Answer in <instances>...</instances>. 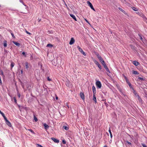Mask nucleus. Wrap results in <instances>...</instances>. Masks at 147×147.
Listing matches in <instances>:
<instances>
[{
	"label": "nucleus",
	"instance_id": "obj_53",
	"mask_svg": "<svg viewBox=\"0 0 147 147\" xmlns=\"http://www.w3.org/2000/svg\"><path fill=\"white\" fill-rule=\"evenodd\" d=\"M125 79H127V78L126 77V76H125Z\"/></svg>",
	"mask_w": 147,
	"mask_h": 147
},
{
	"label": "nucleus",
	"instance_id": "obj_23",
	"mask_svg": "<svg viewBox=\"0 0 147 147\" xmlns=\"http://www.w3.org/2000/svg\"><path fill=\"white\" fill-rule=\"evenodd\" d=\"M118 9L120 10L122 12H123V13L125 14V11L122 9L120 7H119Z\"/></svg>",
	"mask_w": 147,
	"mask_h": 147
},
{
	"label": "nucleus",
	"instance_id": "obj_4",
	"mask_svg": "<svg viewBox=\"0 0 147 147\" xmlns=\"http://www.w3.org/2000/svg\"><path fill=\"white\" fill-rule=\"evenodd\" d=\"M94 63L97 65V66H98V67L99 68V69L101 70L102 69V67H101V66L100 64L97 61H94Z\"/></svg>",
	"mask_w": 147,
	"mask_h": 147
},
{
	"label": "nucleus",
	"instance_id": "obj_27",
	"mask_svg": "<svg viewBox=\"0 0 147 147\" xmlns=\"http://www.w3.org/2000/svg\"><path fill=\"white\" fill-rule=\"evenodd\" d=\"M132 9L134 11H138V9L134 7H132Z\"/></svg>",
	"mask_w": 147,
	"mask_h": 147
},
{
	"label": "nucleus",
	"instance_id": "obj_20",
	"mask_svg": "<svg viewBox=\"0 0 147 147\" xmlns=\"http://www.w3.org/2000/svg\"><path fill=\"white\" fill-rule=\"evenodd\" d=\"M2 115V116L4 118V119L5 120V122L6 121H7V120H8L7 118H6V117H5L4 114L3 113V114Z\"/></svg>",
	"mask_w": 147,
	"mask_h": 147
},
{
	"label": "nucleus",
	"instance_id": "obj_35",
	"mask_svg": "<svg viewBox=\"0 0 147 147\" xmlns=\"http://www.w3.org/2000/svg\"><path fill=\"white\" fill-rule=\"evenodd\" d=\"M34 119L35 121L36 122L38 121L37 118L35 116H34Z\"/></svg>",
	"mask_w": 147,
	"mask_h": 147
},
{
	"label": "nucleus",
	"instance_id": "obj_14",
	"mask_svg": "<svg viewBox=\"0 0 147 147\" xmlns=\"http://www.w3.org/2000/svg\"><path fill=\"white\" fill-rule=\"evenodd\" d=\"M70 15L75 20L77 21L76 18L74 15L72 14H70Z\"/></svg>",
	"mask_w": 147,
	"mask_h": 147
},
{
	"label": "nucleus",
	"instance_id": "obj_3",
	"mask_svg": "<svg viewBox=\"0 0 147 147\" xmlns=\"http://www.w3.org/2000/svg\"><path fill=\"white\" fill-rule=\"evenodd\" d=\"M87 3L88 4V5L89 6L90 8L92 9L94 11H95L94 8L93 7V6L91 3L89 1H87Z\"/></svg>",
	"mask_w": 147,
	"mask_h": 147
},
{
	"label": "nucleus",
	"instance_id": "obj_7",
	"mask_svg": "<svg viewBox=\"0 0 147 147\" xmlns=\"http://www.w3.org/2000/svg\"><path fill=\"white\" fill-rule=\"evenodd\" d=\"M133 93L135 96L136 97H137L139 96V95L138 94L135 90L134 89H133Z\"/></svg>",
	"mask_w": 147,
	"mask_h": 147
},
{
	"label": "nucleus",
	"instance_id": "obj_12",
	"mask_svg": "<svg viewBox=\"0 0 147 147\" xmlns=\"http://www.w3.org/2000/svg\"><path fill=\"white\" fill-rule=\"evenodd\" d=\"M13 42L16 46H18V47H19L20 46V44L17 42L15 41H13Z\"/></svg>",
	"mask_w": 147,
	"mask_h": 147
},
{
	"label": "nucleus",
	"instance_id": "obj_13",
	"mask_svg": "<svg viewBox=\"0 0 147 147\" xmlns=\"http://www.w3.org/2000/svg\"><path fill=\"white\" fill-rule=\"evenodd\" d=\"M5 123L6 124L8 125L10 127H11V123L8 120H7L5 122Z\"/></svg>",
	"mask_w": 147,
	"mask_h": 147
},
{
	"label": "nucleus",
	"instance_id": "obj_5",
	"mask_svg": "<svg viewBox=\"0 0 147 147\" xmlns=\"http://www.w3.org/2000/svg\"><path fill=\"white\" fill-rule=\"evenodd\" d=\"M75 40L73 38H71L69 42V44L70 45H72L74 43Z\"/></svg>",
	"mask_w": 147,
	"mask_h": 147
},
{
	"label": "nucleus",
	"instance_id": "obj_38",
	"mask_svg": "<svg viewBox=\"0 0 147 147\" xmlns=\"http://www.w3.org/2000/svg\"><path fill=\"white\" fill-rule=\"evenodd\" d=\"M142 144V145L143 147H147V146H146V145H145L144 144Z\"/></svg>",
	"mask_w": 147,
	"mask_h": 147
},
{
	"label": "nucleus",
	"instance_id": "obj_2",
	"mask_svg": "<svg viewBox=\"0 0 147 147\" xmlns=\"http://www.w3.org/2000/svg\"><path fill=\"white\" fill-rule=\"evenodd\" d=\"M77 48L78 49L79 51L84 55L86 56V53L83 51L82 49L79 46H78L77 47Z\"/></svg>",
	"mask_w": 147,
	"mask_h": 147
},
{
	"label": "nucleus",
	"instance_id": "obj_41",
	"mask_svg": "<svg viewBox=\"0 0 147 147\" xmlns=\"http://www.w3.org/2000/svg\"><path fill=\"white\" fill-rule=\"evenodd\" d=\"M11 35L12 37L13 38H15V36H14L13 34L12 33H11Z\"/></svg>",
	"mask_w": 147,
	"mask_h": 147
},
{
	"label": "nucleus",
	"instance_id": "obj_57",
	"mask_svg": "<svg viewBox=\"0 0 147 147\" xmlns=\"http://www.w3.org/2000/svg\"><path fill=\"white\" fill-rule=\"evenodd\" d=\"M103 147H107V146H104Z\"/></svg>",
	"mask_w": 147,
	"mask_h": 147
},
{
	"label": "nucleus",
	"instance_id": "obj_29",
	"mask_svg": "<svg viewBox=\"0 0 147 147\" xmlns=\"http://www.w3.org/2000/svg\"><path fill=\"white\" fill-rule=\"evenodd\" d=\"M29 67V66L28 65V63L27 62L26 63V69H28Z\"/></svg>",
	"mask_w": 147,
	"mask_h": 147
},
{
	"label": "nucleus",
	"instance_id": "obj_33",
	"mask_svg": "<svg viewBox=\"0 0 147 147\" xmlns=\"http://www.w3.org/2000/svg\"><path fill=\"white\" fill-rule=\"evenodd\" d=\"M125 142H126V144L127 143L130 145H131L132 144L131 143V142H128L127 141H126Z\"/></svg>",
	"mask_w": 147,
	"mask_h": 147
},
{
	"label": "nucleus",
	"instance_id": "obj_37",
	"mask_svg": "<svg viewBox=\"0 0 147 147\" xmlns=\"http://www.w3.org/2000/svg\"><path fill=\"white\" fill-rule=\"evenodd\" d=\"M139 37H140V40H142V41L144 42V41L143 40V38L140 35H139Z\"/></svg>",
	"mask_w": 147,
	"mask_h": 147
},
{
	"label": "nucleus",
	"instance_id": "obj_44",
	"mask_svg": "<svg viewBox=\"0 0 147 147\" xmlns=\"http://www.w3.org/2000/svg\"><path fill=\"white\" fill-rule=\"evenodd\" d=\"M1 74L2 76L4 75L3 71H1Z\"/></svg>",
	"mask_w": 147,
	"mask_h": 147
},
{
	"label": "nucleus",
	"instance_id": "obj_24",
	"mask_svg": "<svg viewBox=\"0 0 147 147\" xmlns=\"http://www.w3.org/2000/svg\"><path fill=\"white\" fill-rule=\"evenodd\" d=\"M138 79L141 81H143L145 80V79L143 78L140 77H138Z\"/></svg>",
	"mask_w": 147,
	"mask_h": 147
},
{
	"label": "nucleus",
	"instance_id": "obj_11",
	"mask_svg": "<svg viewBox=\"0 0 147 147\" xmlns=\"http://www.w3.org/2000/svg\"><path fill=\"white\" fill-rule=\"evenodd\" d=\"M132 63L135 66H137L140 64L139 62L136 61H133Z\"/></svg>",
	"mask_w": 147,
	"mask_h": 147
},
{
	"label": "nucleus",
	"instance_id": "obj_32",
	"mask_svg": "<svg viewBox=\"0 0 147 147\" xmlns=\"http://www.w3.org/2000/svg\"><path fill=\"white\" fill-rule=\"evenodd\" d=\"M47 47H53V45L51 44H48L47 45Z\"/></svg>",
	"mask_w": 147,
	"mask_h": 147
},
{
	"label": "nucleus",
	"instance_id": "obj_18",
	"mask_svg": "<svg viewBox=\"0 0 147 147\" xmlns=\"http://www.w3.org/2000/svg\"><path fill=\"white\" fill-rule=\"evenodd\" d=\"M138 99V100L139 102L140 103H142V99L139 96L137 97Z\"/></svg>",
	"mask_w": 147,
	"mask_h": 147
},
{
	"label": "nucleus",
	"instance_id": "obj_51",
	"mask_svg": "<svg viewBox=\"0 0 147 147\" xmlns=\"http://www.w3.org/2000/svg\"><path fill=\"white\" fill-rule=\"evenodd\" d=\"M21 74H22L23 73V70H22L21 71Z\"/></svg>",
	"mask_w": 147,
	"mask_h": 147
},
{
	"label": "nucleus",
	"instance_id": "obj_28",
	"mask_svg": "<svg viewBox=\"0 0 147 147\" xmlns=\"http://www.w3.org/2000/svg\"><path fill=\"white\" fill-rule=\"evenodd\" d=\"M98 58L99 59V61H100L101 59H102V58L99 55H97Z\"/></svg>",
	"mask_w": 147,
	"mask_h": 147
},
{
	"label": "nucleus",
	"instance_id": "obj_54",
	"mask_svg": "<svg viewBox=\"0 0 147 147\" xmlns=\"http://www.w3.org/2000/svg\"><path fill=\"white\" fill-rule=\"evenodd\" d=\"M106 100L105 99H104V100H103V101H106Z\"/></svg>",
	"mask_w": 147,
	"mask_h": 147
},
{
	"label": "nucleus",
	"instance_id": "obj_21",
	"mask_svg": "<svg viewBox=\"0 0 147 147\" xmlns=\"http://www.w3.org/2000/svg\"><path fill=\"white\" fill-rule=\"evenodd\" d=\"M127 83H128V85H129L130 88L132 89L133 90V89H134V88L132 87V86L131 84L129 82H127Z\"/></svg>",
	"mask_w": 147,
	"mask_h": 147
},
{
	"label": "nucleus",
	"instance_id": "obj_52",
	"mask_svg": "<svg viewBox=\"0 0 147 147\" xmlns=\"http://www.w3.org/2000/svg\"><path fill=\"white\" fill-rule=\"evenodd\" d=\"M56 98L57 100L58 99V97H56Z\"/></svg>",
	"mask_w": 147,
	"mask_h": 147
},
{
	"label": "nucleus",
	"instance_id": "obj_56",
	"mask_svg": "<svg viewBox=\"0 0 147 147\" xmlns=\"http://www.w3.org/2000/svg\"><path fill=\"white\" fill-rule=\"evenodd\" d=\"M40 19L39 20H38V22H40Z\"/></svg>",
	"mask_w": 147,
	"mask_h": 147
},
{
	"label": "nucleus",
	"instance_id": "obj_39",
	"mask_svg": "<svg viewBox=\"0 0 147 147\" xmlns=\"http://www.w3.org/2000/svg\"><path fill=\"white\" fill-rule=\"evenodd\" d=\"M26 32L27 34H29V35H30V34H31L30 32H28V31H27L26 30Z\"/></svg>",
	"mask_w": 147,
	"mask_h": 147
},
{
	"label": "nucleus",
	"instance_id": "obj_47",
	"mask_svg": "<svg viewBox=\"0 0 147 147\" xmlns=\"http://www.w3.org/2000/svg\"><path fill=\"white\" fill-rule=\"evenodd\" d=\"M130 46L132 49H134V47L133 45H131Z\"/></svg>",
	"mask_w": 147,
	"mask_h": 147
},
{
	"label": "nucleus",
	"instance_id": "obj_22",
	"mask_svg": "<svg viewBox=\"0 0 147 147\" xmlns=\"http://www.w3.org/2000/svg\"><path fill=\"white\" fill-rule=\"evenodd\" d=\"M109 133L110 134L111 138L113 136H112V133H111V129H110V128H109Z\"/></svg>",
	"mask_w": 147,
	"mask_h": 147
},
{
	"label": "nucleus",
	"instance_id": "obj_49",
	"mask_svg": "<svg viewBox=\"0 0 147 147\" xmlns=\"http://www.w3.org/2000/svg\"><path fill=\"white\" fill-rule=\"evenodd\" d=\"M21 84L23 88H24V86L23 85V83L22 82H21Z\"/></svg>",
	"mask_w": 147,
	"mask_h": 147
},
{
	"label": "nucleus",
	"instance_id": "obj_55",
	"mask_svg": "<svg viewBox=\"0 0 147 147\" xmlns=\"http://www.w3.org/2000/svg\"><path fill=\"white\" fill-rule=\"evenodd\" d=\"M137 13V14H139V12H137V13Z\"/></svg>",
	"mask_w": 147,
	"mask_h": 147
},
{
	"label": "nucleus",
	"instance_id": "obj_42",
	"mask_svg": "<svg viewBox=\"0 0 147 147\" xmlns=\"http://www.w3.org/2000/svg\"><path fill=\"white\" fill-rule=\"evenodd\" d=\"M85 20L86 21V22L88 24H90V23L87 20H86V19H85Z\"/></svg>",
	"mask_w": 147,
	"mask_h": 147
},
{
	"label": "nucleus",
	"instance_id": "obj_9",
	"mask_svg": "<svg viewBox=\"0 0 147 147\" xmlns=\"http://www.w3.org/2000/svg\"><path fill=\"white\" fill-rule=\"evenodd\" d=\"M51 139L56 143H58L59 142V140H58L55 138H51Z\"/></svg>",
	"mask_w": 147,
	"mask_h": 147
},
{
	"label": "nucleus",
	"instance_id": "obj_58",
	"mask_svg": "<svg viewBox=\"0 0 147 147\" xmlns=\"http://www.w3.org/2000/svg\"><path fill=\"white\" fill-rule=\"evenodd\" d=\"M65 5H66V6H67V4H66V3H65Z\"/></svg>",
	"mask_w": 147,
	"mask_h": 147
},
{
	"label": "nucleus",
	"instance_id": "obj_48",
	"mask_svg": "<svg viewBox=\"0 0 147 147\" xmlns=\"http://www.w3.org/2000/svg\"><path fill=\"white\" fill-rule=\"evenodd\" d=\"M119 90L120 92H122V90L121 89H119Z\"/></svg>",
	"mask_w": 147,
	"mask_h": 147
},
{
	"label": "nucleus",
	"instance_id": "obj_36",
	"mask_svg": "<svg viewBox=\"0 0 147 147\" xmlns=\"http://www.w3.org/2000/svg\"><path fill=\"white\" fill-rule=\"evenodd\" d=\"M62 143L63 144H65L66 143V142L65 140H62Z\"/></svg>",
	"mask_w": 147,
	"mask_h": 147
},
{
	"label": "nucleus",
	"instance_id": "obj_25",
	"mask_svg": "<svg viewBox=\"0 0 147 147\" xmlns=\"http://www.w3.org/2000/svg\"><path fill=\"white\" fill-rule=\"evenodd\" d=\"M3 45L4 47H6L7 46L6 41H4V42Z\"/></svg>",
	"mask_w": 147,
	"mask_h": 147
},
{
	"label": "nucleus",
	"instance_id": "obj_30",
	"mask_svg": "<svg viewBox=\"0 0 147 147\" xmlns=\"http://www.w3.org/2000/svg\"><path fill=\"white\" fill-rule=\"evenodd\" d=\"M13 99L14 100V102L15 103H16V104L17 103L16 98L15 97H13Z\"/></svg>",
	"mask_w": 147,
	"mask_h": 147
},
{
	"label": "nucleus",
	"instance_id": "obj_45",
	"mask_svg": "<svg viewBox=\"0 0 147 147\" xmlns=\"http://www.w3.org/2000/svg\"><path fill=\"white\" fill-rule=\"evenodd\" d=\"M18 95L19 98H20V94L19 93H18Z\"/></svg>",
	"mask_w": 147,
	"mask_h": 147
},
{
	"label": "nucleus",
	"instance_id": "obj_16",
	"mask_svg": "<svg viewBox=\"0 0 147 147\" xmlns=\"http://www.w3.org/2000/svg\"><path fill=\"white\" fill-rule=\"evenodd\" d=\"M93 100L94 101L95 103H96L97 102L96 100V97L95 96V94H93Z\"/></svg>",
	"mask_w": 147,
	"mask_h": 147
},
{
	"label": "nucleus",
	"instance_id": "obj_43",
	"mask_svg": "<svg viewBox=\"0 0 147 147\" xmlns=\"http://www.w3.org/2000/svg\"><path fill=\"white\" fill-rule=\"evenodd\" d=\"M22 54L23 55H24L25 57H26V55L25 53L24 52H23L22 53Z\"/></svg>",
	"mask_w": 147,
	"mask_h": 147
},
{
	"label": "nucleus",
	"instance_id": "obj_40",
	"mask_svg": "<svg viewBox=\"0 0 147 147\" xmlns=\"http://www.w3.org/2000/svg\"><path fill=\"white\" fill-rule=\"evenodd\" d=\"M47 79L49 81H51V79H50L49 77H47Z\"/></svg>",
	"mask_w": 147,
	"mask_h": 147
},
{
	"label": "nucleus",
	"instance_id": "obj_50",
	"mask_svg": "<svg viewBox=\"0 0 147 147\" xmlns=\"http://www.w3.org/2000/svg\"><path fill=\"white\" fill-rule=\"evenodd\" d=\"M105 105H106V106L107 107L108 106V104L106 102H105Z\"/></svg>",
	"mask_w": 147,
	"mask_h": 147
},
{
	"label": "nucleus",
	"instance_id": "obj_46",
	"mask_svg": "<svg viewBox=\"0 0 147 147\" xmlns=\"http://www.w3.org/2000/svg\"><path fill=\"white\" fill-rule=\"evenodd\" d=\"M37 145L38 147H43L40 144H38Z\"/></svg>",
	"mask_w": 147,
	"mask_h": 147
},
{
	"label": "nucleus",
	"instance_id": "obj_59",
	"mask_svg": "<svg viewBox=\"0 0 147 147\" xmlns=\"http://www.w3.org/2000/svg\"><path fill=\"white\" fill-rule=\"evenodd\" d=\"M1 7V5H0V7Z\"/></svg>",
	"mask_w": 147,
	"mask_h": 147
},
{
	"label": "nucleus",
	"instance_id": "obj_17",
	"mask_svg": "<svg viewBox=\"0 0 147 147\" xmlns=\"http://www.w3.org/2000/svg\"><path fill=\"white\" fill-rule=\"evenodd\" d=\"M132 73L133 74H135V75H138L139 74V73L138 71H135V70L132 71Z\"/></svg>",
	"mask_w": 147,
	"mask_h": 147
},
{
	"label": "nucleus",
	"instance_id": "obj_6",
	"mask_svg": "<svg viewBox=\"0 0 147 147\" xmlns=\"http://www.w3.org/2000/svg\"><path fill=\"white\" fill-rule=\"evenodd\" d=\"M80 97L82 99L84 100V95L83 93L80 92Z\"/></svg>",
	"mask_w": 147,
	"mask_h": 147
},
{
	"label": "nucleus",
	"instance_id": "obj_15",
	"mask_svg": "<svg viewBox=\"0 0 147 147\" xmlns=\"http://www.w3.org/2000/svg\"><path fill=\"white\" fill-rule=\"evenodd\" d=\"M92 91L94 94H96V88L94 86H93L92 87Z\"/></svg>",
	"mask_w": 147,
	"mask_h": 147
},
{
	"label": "nucleus",
	"instance_id": "obj_19",
	"mask_svg": "<svg viewBox=\"0 0 147 147\" xmlns=\"http://www.w3.org/2000/svg\"><path fill=\"white\" fill-rule=\"evenodd\" d=\"M104 67L106 69V71L107 72H109V73H110V72L109 70V69L108 68V67L107 65L106 66H105Z\"/></svg>",
	"mask_w": 147,
	"mask_h": 147
},
{
	"label": "nucleus",
	"instance_id": "obj_8",
	"mask_svg": "<svg viewBox=\"0 0 147 147\" xmlns=\"http://www.w3.org/2000/svg\"><path fill=\"white\" fill-rule=\"evenodd\" d=\"M101 59V60L100 61L101 62V63L103 65V66H104V67L105 66H106L107 65H106V63H105V61H104L103 60V59Z\"/></svg>",
	"mask_w": 147,
	"mask_h": 147
},
{
	"label": "nucleus",
	"instance_id": "obj_1",
	"mask_svg": "<svg viewBox=\"0 0 147 147\" xmlns=\"http://www.w3.org/2000/svg\"><path fill=\"white\" fill-rule=\"evenodd\" d=\"M96 85L97 88H100L101 87V84L100 82L99 81H97L96 82Z\"/></svg>",
	"mask_w": 147,
	"mask_h": 147
},
{
	"label": "nucleus",
	"instance_id": "obj_31",
	"mask_svg": "<svg viewBox=\"0 0 147 147\" xmlns=\"http://www.w3.org/2000/svg\"><path fill=\"white\" fill-rule=\"evenodd\" d=\"M28 130L30 131L31 133H32L34 134L35 133L31 129H28Z\"/></svg>",
	"mask_w": 147,
	"mask_h": 147
},
{
	"label": "nucleus",
	"instance_id": "obj_10",
	"mask_svg": "<svg viewBox=\"0 0 147 147\" xmlns=\"http://www.w3.org/2000/svg\"><path fill=\"white\" fill-rule=\"evenodd\" d=\"M43 125L44 126L45 129L46 130H47L49 127V126L45 123L43 124Z\"/></svg>",
	"mask_w": 147,
	"mask_h": 147
},
{
	"label": "nucleus",
	"instance_id": "obj_34",
	"mask_svg": "<svg viewBox=\"0 0 147 147\" xmlns=\"http://www.w3.org/2000/svg\"><path fill=\"white\" fill-rule=\"evenodd\" d=\"M14 65V63L13 62H12L11 64V68L13 67Z\"/></svg>",
	"mask_w": 147,
	"mask_h": 147
},
{
	"label": "nucleus",
	"instance_id": "obj_26",
	"mask_svg": "<svg viewBox=\"0 0 147 147\" xmlns=\"http://www.w3.org/2000/svg\"><path fill=\"white\" fill-rule=\"evenodd\" d=\"M63 128L65 129L66 130H68L69 129V128L68 127H67V126H63Z\"/></svg>",
	"mask_w": 147,
	"mask_h": 147
}]
</instances>
